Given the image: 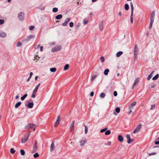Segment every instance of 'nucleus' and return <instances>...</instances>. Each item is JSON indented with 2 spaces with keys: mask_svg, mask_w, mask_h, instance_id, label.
Instances as JSON below:
<instances>
[{
  "mask_svg": "<svg viewBox=\"0 0 159 159\" xmlns=\"http://www.w3.org/2000/svg\"><path fill=\"white\" fill-rule=\"evenodd\" d=\"M61 48L60 45L56 46L52 48L51 50L52 52H55L60 51L61 49Z\"/></svg>",
  "mask_w": 159,
  "mask_h": 159,
  "instance_id": "nucleus-1",
  "label": "nucleus"
},
{
  "mask_svg": "<svg viewBox=\"0 0 159 159\" xmlns=\"http://www.w3.org/2000/svg\"><path fill=\"white\" fill-rule=\"evenodd\" d=\"M19 19L20 20H22L24 19V14L23 12H21L19 13L18 15Z\"/></svg>",
  "mask_w": 159,
  "mask_h": 159,
  "instance_id": "nucleus-2",
  "label": "nucleus"
},
{
  "mask_svg": "<svg viewBox=\"0 0 159 159\" xmlns=\"http://www.w3.org/2000/svg\"><path fill=\"white\" fill-rule=\"evenodd\" d=\"M35 125L33 124H30L27 125L26 126V128L29 129L30 128H33L34 131L35 130Z\"/></svg>",
  "mask_w": 159,
  "mask_h": 159,
  "instance_id": "nucleus-3",
  "label": "nucleus"
},
{
  "mask_svg": "<svg viewBox=\"0 0 159 159\" xmlns=\"http://www.w3.org/2000/svg\"><path fill=\"white\" fill-rule=\"evenodd\" d=\"M60 121V116H59L57 117L56 122L54 125V127H57L58 125L59 124Z\"/></svg>",
  "mask_w": 159,
  "mask_h": 159,
  "instance_id": "nucleus-4",
  "label": "nucleus"
},
{
  "mask_svg": "<svg viewBox=\"0 0 159 159\" xmlns=\"http://www.w3.org/2000/svg\"><path fill=\"white\" fill-rule=\"evenodd\" d=\"M70 20V18H67L65 20V21L62 25L63 26H66L68 24V23Z\"/></svg>",
  "mask_w": 159,
  "mask_h": 159,
  "instance_id": "nucleus-5",
  "label": "nucleus"
},
{
  "mask_svg": "<svg viewBox=\"0 0 159 159\" xmlns=\"http://www.w3.org/2000/svg\"><path fill=\"white\" fill-rule=\"evenodd\" d=\"M136 102L135 101L133 102L129 106V110H132L134 108V107L136 105Z\"/></svg>",
  "mask_w": 159,
  "mask_h": 159,
  "instance_id": "nucleus-6",
  "label": "nucleus"
},
{
  "mask_svg": "<svg viewBox=\"0 0 159 159\" xmlns=\"http://www.w3.org/2000/svg\"><path fill=\"white\" fill-rule=\"evenodd\" d=\"M30 136V134L28 135L26 138L24 137L22 138L21 140V143H25L28 140L29 137Z\"/></svg>",
  "mask_w": 159,
  "mask_h": 159,
  "instance_id": "nucleus-7",
  "label": "nucleus"
},
{
  "mask_svg": "<svg viewBox=\"0 0 159 159\" xmlns=\"http://www.w3.org/2000/svg\"><path fill=\"white\" fill-rule=\"evenodd\" d=\"M126 138L128 140L127 143L128 144L130 143L131 142L133 141V139L131 140L130 135L127 134L126 135Z\"/></svg>",
  "mask_w": 159,
  "mask_h": 159,
  "instance_id": "nucleus-8",
  "label": "nucleus"
},
{
  "mask_svg": "<svg viewBox=\"0 0 159 159\" xmlns=\"http://www.w3.org/2000/svg\"><path fill=\"white\" fill-rule=\"evenodd\" d=\"M155 15V11H152V13L151 15L150 20L154 21V16Z\"/></svg>",
  "mask_w": 159,
  "mask_h": 159,
  "instance_id": "nucleus-9",
  "label": "nucleus"
},
{
  "mask_svg": "<svg viewBox=\"0 0 159 159\" xmlns=\"http://www.w3.org/2000/svg\"><path fill=\"white\" fill-rule=\"evenodd\" d=\"M55 148V146L54 145V141H53L50 146V151L51 152L53 151Z\"/></svg>",
  "mask_w": 159,
  "mask_h": 159,
  "instance_id": "nucleus-10",
  "label": "nucleus"
},
{
  "mask_svg": "<svg viewBox=\"0 0 159 159\" xmlns=\"http://www.w3.org/2000/svg\"><path fill=\"white\" fill-rule=\"evenodd\" d=\"M7 36L6 34L2 31L0 32V37L1 38H5Z\"/></svg>",
  "mask_w": 159,
  "mask_h": 159,
  "instance_id": "nucleus-11",
  "label": "nucleus"
},
{
  "mask_svg": "<svg viewBox=\"0 0 159 159\" xmlns=\"http://www.w3.org/2000/svg\"><path fill=\"white\" fill-rule=\"evenodd\" d=\"M118 140L120 142H122L124 140L123 136L121 135H119L118 137Z\"/></svg>",
  "mask_w": 159,
  "mask_h": 159,
  "instance_id": "nucleus-12",
  "label": "nucleus"
},
{
  "mask_svg": "<svg viewBox=\"0 0 159 159\" xmlns=\"http://www.w3.org/2000/svg\"><path fill=\"white\" fill-rule=\"evenodd\" d=\"M35 38L34 35H30L27 37L26 38V40L27 41H29L31 39H33Z\"/></svg>",
  "mask_w": 159,
  "mask_h": 159,
  "instance_id": "nucleus-13",
  "label": "nucleus"
},
{
  "mask_svg": "<svg viewBox=\"0 0 159 159\" xmlns=\"http://www.w3.org/2000/svg\"><path fill=\"white\" fill-rule=\"evenodd\" d=\"M99 27L101 31H102L103 29V21H101L99 24Z\"/></svg>",
  "mask_w": 159,
  "mask_h": 159,
  "instance_id": "nucleus-14",
  "label": "nucleus"
},
{
  "mask_svg": "<svg viewBox=\"0 0 159 159\" xmlns=\"http://www.w3.org/2000/svg\"><path fill=\"white\" fill-rule=\"evenodd\" d=\"M99 74V73H98L96 75H93L91 79V81H93L95 78L98 76Z\"/></svg>",
  "mask_w": 159,
  "mask_h": 159,
  "instance_id": "nucleus-15",
  "label": "nucleus"
},
{
  "mask_svg": "<svg viewBox=\"0 0 159 159\" xmlns=\"http://www.w3.org/2000/svg\"><path fill=\"white\" fill-rule=\"evenodd\" d=\"M139 51V49L137 47V45L136 44L134 46V53H137Z\"/></svg>",
  "mask_w": 159,
  "mask_h": 159,
  "instance_id": "nucleus-16",
  "label": "nucleus"
},
{
  "mask_svg": "<svg viewBox=\"0 0 159 159\" xmlns=\"http://www.w3.org/2000/svg\"><path fill=\"white\" fill-rule=\"evenodd\" d=\"M39 86H40V83L38 85H37L36 86L35 89H34V90L33 91V92L36 93Z\"/></svg>",
  "mask_w": 159,
  "mask_h": 159,
  "instance_id": "nucleus-17",
  "label": "nucleus"
},
{
  "mask_svg": "<svg viewBox=\"0 0 159 159\" xmlns=\"http://www.w3.org/2000/svg\"><path fill=\"white\" fill-rule=\"evenodd\" d=\"M139 78H136L134 81V83L133 84V86H135L139 82Z\"/></svg>",
  "mask_w": 159,
  "mask_h": 159,
  "instance_id": "nucleus-18",
  "label": "nucleus"
},
{
  "mask_svg": "<svg viewBox=\"0 0 159 159\" xmlns=\"http://www.w3.org/2000/svg\"><path fill=\"white\" fill-rule=\"evenodd\" d=\"M123 52L122 51H119L116 53V56L117 57H120L121 55L122 54Z\"/></svg>",
  "mask_w": 159,
  "mask_h": 159,
  "instance_id": "nucleus-19",
  "label": "nucleus"
},
{
  "mask_svg": "<svg viewBox=\"0 0 159 159\" xmlns=\"http://www.w3.org/2000/svg\"><path fill=\"white\" fill-rule=\"evenodd\" d=\"M62 17V16L61 14H59L56 16L55 18L57 20H59L61 19Z\"/></svg>",
  "mask_w": 159,
  "mask_h": 159,
  "instance_id": "nucleus-20",
  "label": "nucleus"
},
{
  "mask_svg": "<svg viewBox=\"0 0 159 159\" xmlns=\"http://www.w3.org/2000/svg\"><path fill=\"white\" fill-rule=\"evenodd\" d=\"M153 22H154L153 20H150V23L149 25V30L151 29L152 28V24H153Z\"/></svg>",
  "mask_w": 159,
  "mask_h": 159,
  "instance_id": "nucleus-21",
  "label": "nucleus"
},
{
  "mask_svg": "<svg viewBox=\"0 0 159 159\" xmlns=\"http://www.w3.org/2000/svg\"><path fill=\"white\" fill-rule=\"evenodd\" d=\"M159 77V75L157 74L154 77L152 78V80H156L158 79Z\"/></svg>",
  "mask_w": 159,
  "mask_h": 159,
  "instance_id": "nucleus-22",
  "label": "nucleus"
},
{
  "mask_svg": "<svg viewBox=\"0 0 159 159\" xmlns=\"http://www.w3.org/2000/svg\"><path fill=\"white\" fill-rule=\"evenodd\" d=\"M33 105L34 104L33 103L30 102L28 104V105H27V106L29 108H31L33 107Z\"/></svg>",
  "mask_w": 159,
  "mask_h": 159,
  "instance_id": "nucleus-23",
  "label": "nucleus"
},
{
  "mask_svg": "<svg viewBox=\"0 0 159 159\" xmlns=\"http://www.w3.org/2000/svg\"><path fill=\"white\" fill-rule=\"evenodd\" d=\"M69 67V65L68 64H66L64 66V70H66L68 69Z\"/></svg>",
  "mask_w": 159,
  "mask_h": 159,
  "instance_id": "nucleus-24",
  "label": "nucleus"
},
{
  "mask_svg": "<svg viewBox=\"0 0 159 159\" xmlns=\"http://www.w3.org/2000/svg\"><path fill=\"white\" fill-rule=\"evenodd\" d=\"M130 7H131V13H133V11H134V6L133 5L132 3L131 2H130Z\"/></svg>",
  "mask_w": 159,
  "mask_h": 159,
  "instance_id": "nucleus-25",
  "label": "nucleus"
},
{
  "mask_svg": "<svg viewBox=\"0 0 159 159\" xmlns=\"http://www.w3.org/2000/svg\"><path fill=\"white\" fill-rule=\"evenodd\" d=\"M109 70L108 69H107L104 70V74L105 75H107L108 74V73L109 72Z\"/></svg>",
  "mask_w": 159,
  "mask_h": 159,
  "instance_id": "nucleus-26",
  "label": "nucleus"
},
{
  "mask_svg": "<svg viewBox=\"0 0 159 159\" xmlns=\"http://www.w3.org/2000/svg\"><path fill=\"white\" fill-rule=\"evenodd\" d=\"M21 104V102H18L15 105V108H17Z\"/></svg>",
  "mask_w": 159,
  "mask_h": 159,
  "instance_id": "nucleus-27",
  "label": "nucleus"
},
{
  "mask_svg": "<svg viewBox=\"0 0 159 159\" xmlns=\"http://www.w3.org/2000/svg\"><path fill=\"white\" fill-rule=\"evenodd\" d=\"M125 9L127 11L129 9V5L128 4H125Z\"/></svg>",
  "mask_w": 159,
  "mask_h": 159,
  "instance_id": "nucleus-28",
  "label": "nucleus"
},
{
  "mask_svg": "<svg viewBox=\"0 0 159 159\" xmlns=\"http://www.w3.org/2000/svg\"><path fill=\"white\" fill-rule=\"evenodd\" d=\"M141 127V124H140L139 125H138L137 127H136V129L138 130L139 131Z\"/></svg>",
  "mask_w": 159,
  "mask_h": 159,
  "instance_id": "nucleus-29",
  "label": "nucleus"
},
{
  "mask_svg": "<svg viewBox=\"0 0 159 159\" xmlns=\"http://www.w3.org/2000/svg\"><path fill=\"white\" fill-rule=\"evenodd\" d=\"M27 94H25L23 96L21 97V100L22 101H23L24 100L25 98L27 97Z\"/></svg>",
  "mask_w": 159,
  "mask_h": 159,
  "instance_id": "nucleus-30",
  "label": "nucleus"
},
{
  "mask_svg": "<svg viewBox=\"0 0 159 159\" xmlns=\"http://www.w3.org/2000/svg\"><path fill=\"white\" fill-rule=\"evenodd\" d=\"M111 131L109 130H107L105 132V134L106 135H108L111 134Z\"/></svg>",
  "mask_w": 159,
  "mask_h": 159,
  "instance_id": "nucleus-31",
  "label": "nucleus"
},
{
  "mask_svg": "<svg viewBox=\"0 0 159 159\" xmlns=\"http://www.w3.org/2000/svg\"><path fill=\"white\" fill-rule=\"evenodd\" d=\"M57 69L56 68H52L50 69V71L52 72H55L56 71Z\"/></svg>",
  "mask_w": 159,
  "mask_h": 159,
  "instance_id": "nucleus-32",
  "label": "nucleus"
},
{
  "mask_svg": "<svg viewBox=\"0 0 159 159\" xmlns=\"http://www.w3.org/2000/svg\"><path fill=\"white\" fill-rule=\"evenodd\" d=\"M39 55L36 54L34 57V60H36V62L37 60H39Z\"/></svg>",
  "mask_w": 159,
  "mask_h": 159,
  "instance_id": "nucleus-33",
  "label": "nucleus"
},
{
  "mask_svg": "<svg viewBox=\"0 0 159 159\" xmlns=\"http://www.w3.org/2000/svg\"><path fill=\"white\" fill-rule=\"evenodd\" d=\"M86 142V140H84L83 141H81L80 142V145L81 146H83L84 144Z\"/></svg>",
  "mask_w": 159,
  "mask_h": 159,
  "instance_id": "nucleus-34",
  "label": "nucleus"
},
{
  "mask_svg": "<svg viewBox=\"0 0 159 159\" xmlns=\"http://www.w3.org/2000/svg\"><path fill=\"white\" fill-rule=\"evenodd\" d=\"M58 11V9L57 8V7H54V8H53L52 9V11L53 12H57Z\"/></svg>",
  "mask_w": 159,
  "mask_h": 159,
  "instance_id": "nucleus-35",
  "label": "nucleus"
},
{
  "mask_svg": "<svg viewBox=\"0 0 159 159\" xmlns=\"http://www.w3.org/2000/svg\"><path fill=\"white\" fill-rule=\"evenodd\" d=\"M100 96L101 98H103L105 96V94L104 93H101Z\"/></svg>",
  "mask_w": 159,
  "mask_h": 159,
  "instance_id": "nucleus-36",
  "label": "nucleus"
},
{
  "mask_svg": "<svg viewBox=\"0 0 159 159\" xmlns=\"http://www.w3.org/2000/svg\"><path fill=\"white\" fill-rule=\"evenodd\" d=\"M120 109L119 107H117L115 109V111L117 113H119L120 112Z\"/></svg>",
  "mask_w": 159,
  "mask_h": 159,
  "instance_id": "nucleus-37",
  "label": "nucleus"
},
{
  "mask_svg": "<svg viewBox=\"0 0 159 159\" xmlns=\"http://www.w3.org/2000/svg\"><path fill=\"white\" fill-rule=\"evenodd\" d=\"M20 153L21 155L24 156L25 154V152L24 150L21 149L20 150Z\"/></svg>",
  "mask_w": 159,
  "mask_h": 159,
  "instance_id": "nucleus-38",
  "label": "nucleus"
},
{
  "mask_svg": "<svg viewBox=\"0 0 159 159\" xmlns=\"http://www.w3.org/2000/svg\"><path fill=\"white\" fill-rule=\"evenodd\" d=\"M75 120H73L71 123V124L70 126V128H74V125L75 124Z\"/></svg>",
  "mask_w": 159,
  "mask_h": 159,
  "instance_id": "nucleus-39",
  "label": "nucleus"
},
{
  "mask_svg": "<svg viewBox=\"0 0 159 159\" xmlns=\"http://www.w3.org/2000/svg\"><path fill=\"white\" fill-rule=\"evenodd\" d=\"M133 13H131V15H130V21L131 22V23H133Z\"/></svg>",
  "mask_w": 159,
  "mask_h": 159,
  "instance_id": "nucleus-40",
  "label": "nucleus"
},
{
  "mask_svg": "<svg viewBox=\"0 0 159 159\" xmlns=\"http://www.w3.org/2000/svg\"><path fill=\"white\" fill-rule=\"evenodd\" d=\"M15 150H14V148H11L10 149V152L12 154H13L15 152Z\"/></svg>",
  "mask_w": 159,
  "mask_h": 159,
  "instance_id": "nucleus-41",
  "label": "nucleus"
},
{
  "mask_svg": "<svg viewBox=\"0 0 159 159\" xmlns=\"http://www.w3.org/2000/svg\"><path fill=\"white\" fill-rule=\"evenodd\" d=\"M22 45V43L20 42H18V43L17 44L16 47H20V46H21Z\"/></svg>",
  "mask_w": 159,
  "mask_h": 159,
  "instance_id": "nucleus-42",
  "label": "nucleus"
},
{
  "mask_svg": "<svg viewBox=\"0 0 159 159\" xmlns=\"http://www.w3.org/2000/svg\"><path fill=\"white\" fill-rule=\"evenodd\" d=\"M34 157L35 158H37L39 156V154L38 153H35L34 155Z\"/></svg>",
  "mask_w": 159,
  "mask_h": 159,
  "instance_id": "nucleus-43",
  "label": "nucleus"
},
{
  "mask_svg": "<svg viewBox=\"0 0 159 159\" xmlns=\"http://www.w3.org/2000/svg\"><path fill=\"white\" fill-rule=\"evenodd\" d=\"M85 127V134H87L88 133V128L86 126L84 125Z\"/></svg>",
  "mask_w": 159,
  "mask_h": 159,
  "instance_id": "nucleus-44",
  "label": "nucleus"
},
{
  "mask_svg": "<svg viewBox=\"0 0 159 159\" xmlns=\"http://www.w3.org/2000/svg\"><path fill=\"white\" fill-rule=\"evenodd\" d=\"M34 28H35L34 26H33V25L29 27V30H33Z\"/></svg>",
  "mask_w": 159,
  "mask_h": 159,
  "instance_id": "nucleus-45",
  "label": "nucleus"
},
{
  "mask_svg": "<svg viewBox=\"0 0 159 159\" xmlns=\"http://www.w3.org/2000/svg\"><path fill=\"white\" fill-rule=\"evenodd\" d=\"M152 74H150L147 78V80H149L152 77Z\"/></svg>",
  "mask_w": 159,
  "mask_h": 159,
  "instance_id": "nucleus-46",
  "label": "nucleus"
},
{
  "mask_svg": "<svg viewBox=\"0 0 159 159\" xmlns=\"http://www.w3.org/2000/svg\"><path fill=\"white\" fill-rule=\"evenodd\" d=\"M107 129V128H106L102 129L101 130L100 132L101 133H103V132H104Z\"/></svg>",
  "mask_w": 159,
  "mask_h": 159,
  "instance_id": "nucleus-47",
  "label": "nucleus"
},
{
  "mask_svg": "<svg viewBox=\"0 0 159 159\" xmlns=\"http://www.w3.org/2000/svg\"><path fill=\"white\" fill-rule=\"evenodd\" d=\"M100 60L102 62H103L104 61V58L102 56L100 57Z\"/></svg>",
  "mask_w": 159,
  "mask_h": 159,
  "instance_id": "nucleus-48",
  "label": "nucleus"
},
{
  "mask_svg": "<svg viewBox=\"0 0 159 159\" xmlns=\"http://www.w3.org/2000/svg\"><path fill=\"white\" fill-rule=\"evenodd\" d=\"M105 144L106 145H110L111 144V141H108L107 143H105Z\"/></svg>",
  "mask_w": 159,
  "mask_h": 159,
  "instance_id": "nucleus-49",
  "label": "nucleus"
},
{
  "mask_svg": "<svg viewBox=\"0 0 159 159\" xmlns=\"http://www.w3.org/2000/svg\"><path fill=\"white\" fill-rule=\"evenodd\" d=\"M74 25V23L73 22H70L69 23L70 26L71 27H73Z\"/></svg>",
  "mask_w": 159,
  "mask_h": 159,
  "instance_id": "nucleus-50",
  "label": "nucleus"
},
{
  "mask_svg": "<svg viewBox=\"0 0 159 159\" xmlns=\"http://www.w3.org/2000/svg\"><path fill=\"white\" fill-rule=\"evenodd\" d=\"M4 22V21L3 19H0V25H2L3 24Z\"/></svg>",
  "mask_w": 159,
  "mask_h": 159,
  "instance_id": "nucleus-51",
  "label": "nucleus"
},
{
  "mask_svg": "<svg viewBox=\"0 0 159 159\" xmlns=\"http://www.w3.org/2000/svg\"><path fill=\"white\" fill-rule=\"evenodd\" d=\"M113 95L114 96L116 97L117 95V93L116 91H114L113 93Z\"/></svg>",
  "mask_w": 159,
  "mask_h": 159,
  "instance_id": "nucleus-52",
  "label": "nucleus"
},
{
  "mask_svg": "<svg viewBox=\"0 0 159 159\" xmlns=\"http://www.w3.org/2000/svg\"><path fill=\"white\" fill-rule=\"evenodd\" d=\"M35 94H36V93L33 92L32 94L31 97L32 98H34L35 97Z\"/></svg>",
  "mask_w": 159,
  "mask_h": 159,
  "instance_id": "nucleus-53",
  "label": "nucleus"
},
{
  "mask_svg": "<svg viewBox=\"0 0 159 159\" xmlns=\"http://www.w3.org/2000/svg\"><path fill=\"white\" fill-rule=\"evenodd\" d=\"M137 55V53H134V60L136 58Z\"/></svg>",
  "mask_w": 159,
  "mask_h": 159,
  "instance_id": "nucleus-54",
  "label": "nucleus"
},
{
  "mask_svg": "<svg viewBox=\"0 0 159 159\" xmlns=\"http://www.w3.org/2000/svg\"><path fill=\"white\" fill-rule=\"evenodd\" d=\"M139 131H138L136 129H135L133 131V133L134 134H135L138 132Z\"/></svg>",
  "mask_w": 159,
  "mask_h": 159,
  "instance_id": "nucleus-55",
  "label": "nucleus"
},
{
  "mask_svg": "<svg viewBox=\"0 0 159 159\" xmlns=\"http://www.w3.org/2000/svg\"><path fill=\"white\" fill-rule=\"evenodd\" d=\"M88 20H84V25H86L88 23Z\"/></svg>",
  "mask_w": 159,
  "mask_h": 159,
  "instance_id": "nucleus-56",
  "label": "nucleus"
},
{
  "mask_svg": "<svg viewBox=\"0 0 159 159\" xmlns=\"http://www.w3.org/2000/svg\"><path fill=\"white\" fill-rule=\"evenodd\" d=\"M155 107V105H152L151 109L152 110V109H154V108Z\"/></svg>",
  "mask_w": 159,
  "mask_h": 159,
  "instance_id": "nucleus-57",
  "label": "nucleus"
},
{
  "mask_svg": "<svg viewBox=\"0 0 159 159\" xmlns=\"http://www.w3.org/2000/svg\"><path fill=\"white\" fill-rule=\"evenodd\" d=\"M37 148L36 146L35 145H34L33 148V150L34 151V152H35Z\"/></svg>",
  "mask_w": 159,
  "mask_h": 159,
  "instance_id": "nucleus-58",
  "label": "nucleus"
},
{
  "mask_svg": "<svg viewBox=\"0 0 159 159\" xmlns=\"http://www.w3.org/2000/svg\"><path fill=\"white\" fill-rule=\"evenodd\" d=\"M156 86V84H153L151 85V88H153L154 87H155Z\"/></svg>",
  "mask_w": 159,
  "mask_h": 159,
  "instance_id": "nucleus-59",
  "label": "nucleus"
},
{
  "mask_svg": "<svg viewBox=\"0 0 159 159\" xmlns=\"http://www.w3.org/2000/svg\"><path fill=\"white\" fill-rule=\"evenodd\" d=\"M156 153H156V152H153V153H150V154H149V155L150 156V155H155L156 154Z\"/></svg>",
  "mask_w": 159,
  "mask_h": 159,
  "instance_id": "nucleus-60",
  "label": "nucleus"
},
{
  "mask_svg": "<svg viewBox=\"0 0 159 159\" xmlns=\"http://www.w3.org/2000/svg\"><path fill=\"white\" fill-rule=\"evenodd\" d=\"M94 94V93L93 92H91V93H90V96H91V97L93 96Z\"/></svg>",
  "mask_w": 159,
  "mask_h": 159,
  "instance_id": "nucleus-61",
  "label": "nucleus"
},
{
  "mask_svg": "<svg viewBox=\"0 0 159 159\" xmlns=\"http://www.w3.org/2000/svg\"><path fill=\"white\" fill-rule=\"evenodd\" d=\"M33 75V72H31L30 73V78H31L32 76Z\"/></svg>",
  "mask_w": 159,
  "mask_h": 159,
  "instance_id": "nucleus-62",
  "label": "nucleus"
},
{
  "mask_svg": "<svg viewBox=\"0 0 159 159\" xmlns=\"http://www.w3.org/2000/svg\"><path fill=\"white\" fill-rule=\"evenodd\" d=\"M155 144L156 145L159 144V140L158 141L155 142Z\"/></svg>",
  "mask_w": 159,
  "mask_h": 159,
  "instance_id": "nucleus-63",
  "label": "nucleus"
},
{
  "mask_svg": "<svg viewBox=\"0 0 159 159\" xmlns=\"http://www.w3.org/2000/svg\"><path fill=\"white\" fill-rule=\"evenodd\" d=\"M70 128V132H72L73 131V130H74V128Z\"/></svg>",
  "mask_w": 159,
  "mask_h": 159,
  "instance_id": "nucleus-64",
  "label": "nucleus"
}]
</instances>
